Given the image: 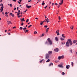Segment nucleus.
<instances>
[{"mask_svg":"<svg viewBox=\"0 0 77 77\" xmlns=\"http://www.w3.org/2000/svg\"><path fill=\"white\" fill-rule=\"evenodd\" d=\"M50 57V55L48 54H46L45 55V59H48Z\"/></svg>","mask_w":77,"mask_h":77,"instance_id":"obj_3","label":"nucleus"},{"mask_svg":"<svg viewBox=\"0 0 77 77\" xmlns=\"http://www.w3.org/2000/svg\"><path fill=\"white\" fill-rule=\"evenodd\" d=\"M69 51H70V53H72V49H71V50H69Z\"/></svg>","mask_w":77,"mask_h":77,"instance_id":"obj_26","label":"nucleus"},{"mask_svg":"<svg viewBox=\"0 0 77 77\" xmlns=\"http://www.w3.org/2000/svg\"><path fill=\"white\" fill-rule=\"evenodd\" d=\"M26 7L29 9V8H30L31 7V6H29V5H27V4L26 5Z\"/></svg>","mask_w":77,"mask_h":77,"instance_id":"obj_14","label":"nucleus"},{"mask_svg":"<svg viewBox=\"0 0 77 77\" xmlns=\"http://www.w3.org/2000/svg\"><path fill=\"white\" fill-rule=\"evenodd\" d=\"M20 13H17V15H20Z\"/></svg>","mask_w":77,"mask_h":77,"instance_id":"obj_31","label":"nucleus"},{"mask_svg":"<svg viewBox=\"0 0 77 77\" xmlns=\"http://www.w3.org/2000/svg\"><path fill=\"white\" fill-rule=\"evenodd\" d=\"M42 24H43V23L42 22L41 23H40V25H42Z\"/></svg>","mask_w":77,"mask_h":77,"instance_id":"obj_47","label":"nucleus"},{"mask_svg":"<svg viewBox=\"0 0 77 77\" xmlns=\"http://www.w3.org/2000/svg\"><path fill=\"white\" fill-rule=\"evenodd\" d=\"M55 5H58V4H57V3H55Z\"/></svg>","mask_w":77,"mask_h":77,"instance_id":"obj_50","label":"nucleus"},{"mask_svg":"<svg viewBox=\"0 0 77 77\" xmlns=\"http://www.w3.org/2000/svg\"><path fill=\"white\" fill-rule=\"evenodd\" d=\"M47 43H48V42H47V41L46 42H45V44H47Z\"/></svg>","mask_w":77,"mask_h":77,"instance_id":"obj_44","label":"nucleus"},{"mask_svg":"<svg viewBox=\"0 0 77 77\" xmlns=\"http://www.w3.org/2000/svg\"><path fill=\"white\" fill-rule=\"evenodd\" d=\"M55 52H58L59 51V49L58 48H56L54 50Z\"/></svg>","mask_w":77,"mask_h":77,"instance_id":"obj_7","label":"nucleus"},{"mask_svg":"<svg viewBox=\"0 0 77 77\" xmlns=\"http://www.w3.org/2000/svg\"><path fill=\"white\" fill-rule=\"evenodd\" d=\"M37 20H38V18L37 17H36L35 18V20H37Z\"/></svg>","mask_w":77,"mask_h":77,"instance_id":"obj_51","label":"nucleus"},{"mask_svg":"<svg viewBox=\"0 0 77 77\" xmlns=\"http://www.w3.org/2000/svg\"><path fill=\"white\" fill-rule=\"evenodd\" d=\"M23 30H24V31H25V28H23Z\"/></svg>","mask_w":77,"mask_h":77,"instance_id":"obj_49","label":"nucleus"},{"mask_svg":"<svg viewBox=\"0 0 77 77\" xmlns=\"http://www.w3.org/2000/svg\"><path fill=\"white\" fill-rule=\"evenodd\" d=\"M29 31V30H26V31H25L24 32H25V33H27V32H28V31Z\"/></svg>","mask_w":77,"mask_h":77,"instance_id":"obj_25","label":"nucleus"},{"mask_svg":"<svg viewBox=\"0 0 77 77\" xmlns=\"http://www.w3.org/2000/svg\"><path fill=\"white\" fill-rule=\"evenodd\" d=\"M44 22H47V20H46L45 19V20H44Z\"/></svg>","mask_w":77,"mask_h":77,"instance_id":"obj_58","label":"nucleus"},{"mask_svg":"<svg viewBox=\"0 0 77 77\" xmlns=\"http://www.w3.org/2000/svg\"><path fill=\"white\" fill-rule=\"evenodd\" d=\"M51 65H53V63H51L49 65V66H51Z\"/></svg>","mask_w":77,"mask_h":77,"instance_id":"obj_16","label":"nucleus"},{"mask_svg":"<svg viewBox=\"0 0 77 77\" xmlns=\"http://www.w3.org/2000/svg\"><path fill=\"white\" fill-rule=\"evenodd\" d=\"M44 27H46V28H47V27H48V26H47V25H46L45 26H44Z\"/></svg>","mask_w":77,"mask_h":77,"instance_id":"obj_36","label":"nucleus"},{"mask_svg":"<svg viewBox=\"0 0 77 77\" xmlns=\"http://www.w3.org/2000/svg\"><path fill=\"white\" fill-rule=\"evenodd\" d=\"M7 12H5V14H6V15H7Z\"/></svg>","mask_w":77,"mask_h":77,"instance_id":"obj_61","label":"nucleus"},{"mask_svg":"<svg viewBox=\"0 0 77 77\" xmlns=\"http://www.w3.org/2000/svg\"><path fill=\"white\" fill-rule=\"evenodd\" d=\"M45 5V3H44V1H43L42 2V5L43 6H44Z\"/></svg>","mask_w":77,"mask_h":77,"instance_id":"obj_20","label":"nucleus"},{"mask_svg":"<svg viewBox=\"0 0 77 77\" xmlns=\"http://www.w3.org/2000/svg\"><path fill=\"white\" fill-rule=\"evenodd\" d=\"M54 5V3H52V6H53Z\"/></svg>","mask_w":77,"mask_h":77,"instance_id":"obj_56","label":"nucleus"},{"mask_svg":"<svg viewBox=\"0 0 77 77\" xmlns=\"http://www.w3.org/2000/svg\"><path fill=\"white\" fill-rule=\"evenodd\" d=\"M45 20H47V23H49V22H50V20H49V19H48V18H47L46 19H45Z\"/></svg>","mask_w":77,"mask_h":77,"instance_id":"obj_13","label":"nucleus"},{"mask_svg":"<svg viewBox=\"0 0 77 77\" xmlns=\"http://www.w3.org/2000/svg\"><path fill=\"white\" fill-rule=\"evenodd\" d=\"M27 11V9H26V10L25 11V12Z\"/></svg>","mask_w":77,"mask_h":77,"instance_id":"obj_63","label":"nucleus"},{"mask_svg":"<svg viewBox=\"0 0 77 77\" xmlns=\"http://www.w3.org/2000/svg\"><path fill=\"white\" fill-rule=\"evenodd\" d=\"M77 42V40H74L73 41V44H75V43H76V42Z\"/></svg>","mask_w":77,"mask_h":77,"instance_id":"obj_11","label":"nucleus"},{"mask_svg":"<svg viewBox=\"0 0 77 77\" xmlns=\"http://www.w3.org/2000/svg\"><path fill=\"white\" fill-rule=\"evenodd\" d=\"M10 7H12V5L11 4H10Z\"/></svg>","mask_w":77,"mask_h":77,"instance_id":"obj_34","label":"nucleus"},{"mask_svg":"<svg viewBox=\"0 0 77 77\" xmlns=\"http://www.w3.org/2000/svg\"><path fill=\"white\" fill-rule=\"evenodd\" d=\"M18 17V18H20V15H17Z\"/></svg>","mask_w":77,"mask_h":77,"instance_id":"obj_54","label":"nucleus"},{"mask_svg":"<svg viewBox=\"0 0 77 77\" xmlns=\"http://www.w3.org/2000/svg\"><path fill=\"white\" fill-rule=\"evenodd\" d=\"M61 44H62V45H64V44H65V42H64V43H63V42H61Z\"/></svg>","mask_w":77,"mask_h":77,"instance_id":"obj_24","label":"nucleus"},{"mask_svg":"<svg viewBox=\"0 0 77 77\" xmlns=\"http://www.w3.org/2000/svg\"><path fill=\"white\" fill-rule=\"evenodd\" d=\"M63 0H62L61 1V3H59V5H62V4H63Z\"/></svg>","mask_w":77,"mask_h":77,"instance_id":"obj_10","label":"nucleus"},{"mask_svg":"<svg viewBox=\"0 0 77 77\" xmlns=\"http://www.w3.org/2000/svg\"><path fill=\"white\" fill-rule=\"evenodd\" d=\"M47 5L46 7H45V9H46V8H47Z\"/></svg>","mask_w":77,"mask_h":77,"instance_id":"obj_52","label":"nucleus"},{"mask_svg":"<svg viewBox=\"0 0 77 77\" xmlns=\"http://www.w3.org/2000/svg\"><path fill=\"white\" fill-rule=\"evenodd\" d=\"M65 35V34H62V37L63 38H66V37L65 36H64V35Z\"/></svg>","mask_w":77,"mask_h":77,"instance_id":"obj_18","label":"nucleus"},{"mask_svg":"<svg viewBox=\"0 0 77 77\" xmlns=\"http://www.w3.org/2000/svg\"><path fill=\"white\" fill-rule=\"evenodd\" d=\"M14 10H16V8H15L14 9Z\"/></svg>","mask_w":77,"mask_h":77,"instance_id":"obj_59","label":"nucleus"},{"mask_svg":"<svg viewBox=\"0 0 77 77\" xmlns=\"http://www.w3.org/2000/svg\"><path fill=\"white\" fill-rule=\"evenodd\" d=\"M7 23H8V25H9V24H10V23H11V21H7Z\"/></svg>","mask_w":77,"mask_h":77,"instance_id":"obj_22","label":"nucleus"},{"mask_svg":"<svg viewBox=\"0 0 77 77\" xmlns=\"http://www.w3.org/2000/svg\"><path fill=\"white\" fill-rule=\"evenodd\" d=\"M20 13V10H18V12H17V13Z\"/></svg>","mask_w":77,"mask_h":77,"instance_id":"obj_45","label":"nucleus"},{"mask_svg":"<svg viewBox=\"0 0 77 77\" xmlns=\"http://www.w3.org/2000/svg\"><path fill=\"white\" fill-rule=\"evenodd\" d=\"M18 2L19 4H21V2H19V1H18Z\"/></svg>","mask_w":77,"mask_h":77,"instance_id":"obj_53","label":"nucleus"},{"mask_svg":"<svg viewBox=\"0 0 77 77\" xmlns=\"http://www.w3.org/2000/svg\"><path fill=\"white\" fill-rule=\"evenodd\" d=\"M59 20H60V16L59 17Z\"/></svg>","mask_w":77,"mask_h":77,"instance_id":"obj_38","label":"nucleus"},{"mask_svg":"<svg viewBox=\"0 0 77 77\" xmlns=\"http://www.w3.org/2000/svg\"><path fill=\"white\" fill-rule=\"evenodd\" d=\"M27 22H29V19H27V21L26 20V22L27 23Z\"/></svg>","mask_w":77,"mask_h":77,"instance_id":"obj_37","label":"nucleus"},{"mask_svg":"<svg viewBox=\"0 0 77 77\" xmlns=\"http://www.w3.org/2000/svg\"><path fill=\"white\" fill-rule=\"evenodd\" d=\"M60 40L61 41H63V40H65V38L61 37L60 38Z\"/></svg>","mask_w":77,"mask_h":77,"instance_id":"obj_17","label":"nucleus"},{"mask_svg":"<svg viewBox=\"0 0 77 77\" xmlns=\"http://www.w3.org/2000/svg\"><path fill=\"white\" fill-rule=\"evenodd\" d=\"M67 40L68 41H67L66 44V46L68 47H69V44L70 45H72L73 43L72 42V41H71V39H68Z\"/></svg>","mask_w":77,"mask_h":77,"instance_id":"obj_1","label":"nucleus"},{"mask_svg":"<svg viewBox=\"0 0 77 77\" xmlns=\"http://www.w3.org/2000/svg\"><path fill=\"white\" fill-rule=\"evenodd\" d=\"M4 8V7L3 6H2L1 7V9H0V11L1 12H2L3 11V8Z\"/></svg>","mask_w":77,"mask_h":77,"instance_id":"obj_5","label":"nucleus"},{"mask_svg":"<svg viewBox=\"0 0 77 77\" xmlns=\"http://www.w3.org/2000/svg\"><path fill=\"white\" fill-rule=\"evenodd\" d=\"M48 29H49V28H48L46 29V31H48Z\"/></svg>","mask_w":77,"mask_h":77,"instance_id":"obj_32","label":"nucleus"},{"mask_svg":"<svg viewBox=\"0 0 77 77\" xmlns=\"http://www.w3.org/2000/svg\"><path fill=\"white\" fill-rule=\"evenodd\" d=\"M69 67H70V66L69 65H66V68L68 69H69Z\"/></svg>","mask_w":77,"mask_h":77,"instance_id":"obj_8","label":"nucleus"},{"mask_svg":"<svg viewBox=\"0 0 77 77\" xmlns=\"http://www.w3.org/2000/svg\"><path fill=\"white\" fill-rule=\"evenodd\" d=\"M62 75H65V73L64 72H62Z\"/></svg>","mask_w":77,"mask_h":77,"instance_id":"obj_30","label":"nucleus"},{"mask_svg":"<svg viewBox=\"0 0 77 77\" xmlns=\"http://www.w3.org/2000/svg\"><path fill=\"white\" fill-rule=\"evenodd\" d=\"M43 60H44V59H43L42 60H40V63H42V62Z\"/></svg>","mask_w":77,"mask_h":77,"instance_id":"obj_28","label":"nucleus"},{"mask_svg":"<svg viewBox=\"0 0 77 77\" xmlns=\"http://www.w3.org/2000/svg\"><path fill=\"white\" fill-rule=\"evenodd\" d=\"M2 14H3V15H4V12H2Z\"/></svg>","mask_w":77,"mask_h":77,"instance_id":"obj_60","label":"nucleus"},{"mask_svg":"<svg viewBox=\"0 0 77 77\" xmlns=\"http://www.w3.org/2000/svg\"><path fill=\"white\" fill-rule=\"evenodd\" d=\"M47 40L48 41L50 45H52L53 44V42L50 39V38H48L47 39Z\"/></svg>","mask_w":77,"mask_h":77,"instance_id":"obj_2","label":"nucleus"},{"mask_svg":"<svg viewBox=\"0 0 77 77\" xmlns=\"http://www.w3.org/2000/svg\"><path fill=\"white\" fill-rule=\"evenodd\" d=\"M58 66L59 67H60V68H63V66L62 65H58Z\"/></svg>","mask_w":77,"mask_h":77,"instance_id":"obj_9","label":"nucleus"},{"mask_svg":"<svg viewBox=\"0 0 77 77\" xmlns=\"http://www.w3.org/2000/svg\"><path fill=\"white\" fill-rule=\"evenodd\" d=\"M44 36V34H43L41 36Z\"/></svg>","mask_w":77,"mask_h":77,"instance_id":"obj_42","label":"nucleus"},{"mask_svg":"<svg viewBox=\"0 0 77 77\" xmlns=\"http://www.w3.org/2000/svg\"><path fill=\"white\" fill-rule=\"evenodd\" d=\"M30 23H31L29 22V23H28V24H29Z\"/></svg>","mask_w":77,"mask_h":77,"instance_id":"obj_64","label":"nucleus"},{"mask_svg":"<svg viewBox=\"0 0 77 77\" xmlns=\"http://www.w3.org/2000/svg\"><path fill=\"white\" fill-rule=\"evenodd\" d=\"M13 1H14V2H16V0H13Z\"/></svg>","mask_w":77,"mask_h":77,"instance_id":"obj_57","label":"nucleus"},{"mask_svg":"<svg viewBox=\"0 0 77 77\" xmlns=\"http://www.w3.org/2000/svg\"><path fill=\"white\" fill-rule=\"evenodd\" d=\"M73 28H74V26H72L70 27V28L72 30L73 29Z\"/></svg>","mask_w":77,"mask_h":77,"instance_id":"obj_23","label":"nucleus"},{"mask_svg":"<svg viewBox=\"0 0 77 77\" xmlns=\"http://www.w3.org/2000/svg\"><path fill=\"white\" fill-rule=\"evenodd\" d=\"M55 39L56 41H58V38H57V37H55Z\"/></svg>","mask_w":77,"mask_h":77,"instance_id":"obj_19","label":"nucleus"},{"mask_svg":"<svg viewBox=\"0 0 77 77\" xmlns=\"http://www.w3.org/2000/svg\"><path fill=\"white\" fill-rule=\"evenodd\" d=\"M22 29H23V27H20V30H22Z\"/></svg>","mask_w":77,"mask_h":77,"instance_id":"obj_27","label":"nucleus"},{"mask_svg":"<svg viewBox=\"0 0 77 77\" xmlns=\"http://www.w3.org/2000/svg\"><path fill=\"white\" fill-rule=\"evenodd\" d=\"M0 2H2V0H0Z\"/></svg>","mask_w":77,"mask_h":77,"instance_id":"obj_62","label":"nucleus"},{"mask_svg":"<svg viewBox=\"0 0 77 77\" xmlns=\"http://www.w3.org/2000/svg\"><path fill=\"white\" fill-rule=\"evenodd\" d=\"M23 14H25V13H26V12L25 11H23Z\"/></svg>","mask_w":77,"mask_h":77,"instance_id":"obj_43","label":"nucleus"},{"mask_svg":"<svg viewBox=\"0 0 77 77\" xmlns=\"http://www.w3.org/2000/svg\"><path fill=\"white\" fill-rule=\"evenodd\" d=\"M50 60L49 59L47 61H46V62H50Z\"/></svg>","mask_w":77,"mask_h":77,"instance_id":"obj_29","label":"nucleus"},{"mask_svg":"<svg viewBox=\"0 0 77 77\" xmlns=\"http://www.w3.org/2000/svg\"><path fill=\"white\" fill-rule=\"evenodd\" d=\"M57 35H60V34H59V32H57Z\"/></svg>","mask_w":77,"mask_h":77,"instance_id":"obj_46","label":"nucleus"},{"mask_svg":"<svg viewBox=\"0 0 77 77\" xmlns=\"http://www.w3.org/2000/svg\"><path fill=\"white\" fill-rule=\"evenodd\" d=\"M21 25H22V26H23V25H24V23L23 22H22Z\"/></svg>","mask_w":77,"mask_h":77,"instance_id":"obj_35","label":"nucleus"},{"mask_svg":"<svg viewBox=\"0 0 77 77\" xmlns=\"http://www.w3.org/2000/svg\"><path fill=\"white\" fill-rule=\"evenodd\" d=\"M64 58V56L62 55L61 56H59L58 57V59L59 60H60L61 59H63Z\"/></svg>","mask_w":77,"mask_h":77,"instance_id":"obj_4","label":"nucleus"},{"mask_svg":"<svg viewBox=\"0 0 77 77\" xmlns=\"http://www.w3.org/2000/svg\"><path fill=\"white\" fill-rule=\"evenodd\" d=\"M15 28H16V27H15V26H14V27H13V29H15Z\"/></svg>","mask_w":77,"mask_h":77,"instance_id":"obj_48","label":"nucleus"},{"mask_svg":"<svg viewBox=\"0 0 77 77\" xmlns=\"http://www.w3.org/2000/svg\"><path fill=\"white\" fill-rule=\"evenodd\" d=\"M20 20L21 21L23 22V21H25V20H24V18H23L22 19L21 18Z\"/></svg>","mask_w":77,"mask_h":77,"instance_id":"obj_12","label":"nucleus"},{"mask_svg":"<svg viewBox=\"0 0 77 77\" xmlns=\"http://www.w3.org/2000/svg\"><path fill=\"white\" fill-rule=\"evenodd\" d=\"M34 34H36V33H37V32H36V31H35V32H34Z\"/></svg>","mask_w":77,"mask_h":77,"instance_id":"obj_33","label":"nucleus"},{"mask_svg":"<svg viewBox=\"0 0 77 77\" xmlns=\"http://www.w3.org/2000/svg\"><path fill=\"white\" fill-rule=\"evenodd\" d=\"M30 2H32V0H29V1H28V2H29V3Z\"/></svg>","mask_w":77,"mask_h":77,"instance_id":"obj_41","label":"nucleus"},{"mask_svg":"<svg viewBox=\"0 0 77 77\" xmlns=\"http://www.w3.org/2000/svg\"><path fill=\"white\" fill-rule=\"evenodd\" d=\"M57 31H58L57 33H59V30H58Z\"/></svg>","mask_w":77,"mask_h":77,"instance_id":"obj_55","label":"nucleus"},{"mask_svg":"<svg viewBox=\"0 0 77 77\" xmlns=\"http://www.w3.org/2000/svg\"><path fill=\"white\" fill-rule=\"evenodd\" d=\"M0 6H3V4H0Z\"/></svg>","mask_w":77,"mask_h":77,"instance_id":"obj_39","label":"nucleus"},{"mask_svg":"<svg viewBox=\"0 0 77 77\" xmlns=\"http://www.w3.org/2000/svg\"><path fill=\"white\" fill-rule=\"evenodd\" d=\"M10 15H11L12 17H14V14H13L12 13H10Z\"/></svg>","mask_w":77,"mask_h":77,"instance_id":"obj_15","label":"nucleus"},{"mask_svg":"<svg viewBox=\"0 0 77 77\" xmlns=\"http://www.w3.org/2000/svg\"><path fill=\"white\" fill-rule=\"evenodd\" d=\"M71 64L72 66H73V65H74V63L73 62H72L71 63Z\"/></svg>","mask_w":77,"mask_h":77,"instance_id":"obj_21","label":"nucleus"},{"mask_svg":"<svg viewBox=\"0 0 77 77\" xmlns=\"http://www.w3.org/2000/svg\"><path fill=\"white\" fill-rule=\"evenodd\" d=\"M53 53V52L52 51H49L48 52V54L49 55Z\"/></svg>","mask_w":77,"mask_h":77,"instance_id":"obj_6","label":"nucleus"},{"mask_svg":"<svg viewBox=\"0 0 77 77\" xmlns=\"http://www.w3.org/2000/svg\"><path fill=\"white\" fill-rule=\"evenodd\" d=\"M58 8H59L60 6V5H58L57 6Z\"/></svg>","mask_w":77,"mask_h":77,"instance_id":"obj_40","label":"nucleus"}]
</instances>
